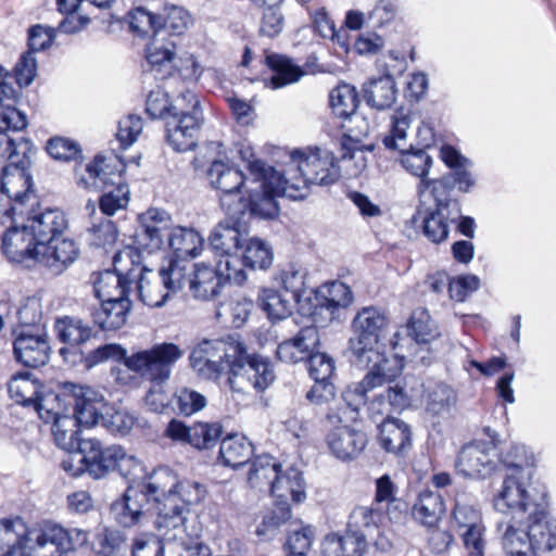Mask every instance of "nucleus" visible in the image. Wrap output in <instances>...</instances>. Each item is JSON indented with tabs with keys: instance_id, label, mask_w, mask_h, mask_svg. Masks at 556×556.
<instances>
[{
	"instance_id": "bb28decb",
	"label": "nucleus",
	"mask_w": 556,
	"mask_h": 556,
	"mask_svg": "<svg viewBox=\"0 0 556 556\" xmlns=\"http://www.w3.org/2000/svg\"><path fill=\"white\" fill-rule=\"evenodd\" d=\"M367 441L365 432L349 426L333 428L326 438L329 450L341 460L356 458L365 450Z\"/></svg>"
},
{
	"instance_id": "4468645a",
	"label": "nucleus",
	"mask_w": 556,
	"mask_h": 556,
	"mask_svg": "<svg viewBox=\"0 0 556 556\" xmlns=\"http://www.w3.org/2000/svg\"><path fill=\"white\" fill-rule=\"evenodd\" d=\"M388 326L384 313L375 307L366 306L357 312L352 320L354 337L349 340L351 356H356L359 363L378 356L376 344Z\"/></svg>"
},
{
	"instance_id": "9b49d317",
	"label": "nucleus",
	"mask_w": 556,
	"mask_h": 556,
	"mask_svg": "<svg viewBox=\"0 0 556 556\" xmlns=\"http://www.w3.org/2000/svg\"><path fill=\"white\" fill-rule=\"evenodd\" d=\"M114 270L100 273L93 289L99 301L129 300L130 285L140 273V253L127 247L113 257Z\"/></svg>"
},
{
	"instance_id": "a19ab883",
	"label": "nucleus",
	"mask_w": 556,
	"mask_h": 556,
	"mask_svg": "<svg viewBox=\"0 0 556 556\" xmlns=\"http://www.w3.org/2000/svg\"><path fill=\"white\" fill-rule=\"evenodd\" d=\"M165 244L174 252V257L190 260L195 257L203 245V238L200 233L187 227H174L168 237L166 238Z\"/></svg>"
},
{
	"instance_id": "f3484780",
	"label": "nucleus",
	"mask_w": 556,
	"mask_h": 556,
	"mask_svg": "<svg viewBox=\"0 0 556 556\" xmlns=\"http://www.w3.org/2000/svg\"><path fill=\"white\" fill-rule=\"evenodd\" d=\"M141 228L134 236V250L153 253L165 247V239L174 228L170 215L156 207H151L140 215Z\"/></svg>"
},
{
	"instance_id": "052dcab7",
	"label": "nucleus",
	"mask_w": 556,
	"mask_h": 556,
	"mask_svg": "<svg viewBox=\"0 0 556 556\" xmlns=\"http://www.w3.org/2000/svg\"><path fill=\"white\" fill-rule=\"evenodd\" d=\"M239 254L242 258L243 266L251 269H266L273 262L270 248L266 242L257 238L244 240Z\"/></svg>"
},
{
	"instance_id": "423d86ee",
	"label": "nucleus",
	"mask_w": 556,
	"mask_h": 556,
	"mask_svg": "<svg viewBox=\"0 0 556 556\" xmlns=\"http://www.w3.org/2000/svg\"><path fill=\"white\" fill-rule=\"evenodd\" d=\"M241 340L231 334L202 340L190 352V367L204 380L217 381L225 372L230 376Z\"/></svg>"
},
{
	"instance_id": "49530a36",
	"label": "nucleus",
	"mask_w": 556,
	"mask_h": 556,
	"mask_svg": "<svg viewBox=\"0 0 556 556\" xmlns=\"http://www.w3.org/2000/svg\"><path fill=\"white\" fill-rule=\"evenodd\" d=\"M176 41L161 36H153L151 42L147 47V61L152 70L157 73H164L163 77L170 75L173 63L175 60Z\"/></svg>"
},
{
	"instance_id": "ddd939ff",
	"label": "nucleus",
	"mask_w": 556,
	"mask_h": 556,
	"mask_svg": "<svg viewBox=\"0 0 556 556\" xmlns=\"http://www.w3.org/2000/svg\"><path fill=\"white\" fill-rule=\"evenodd\" d=\"M410 116L404 111H396L392 116L390 132L382 138L384 148L389 151L399 152L402 155L403 167L420 178L418 193L421 195L431 187H424L422 181L429 180L426 176L432 165V159L424 150L408 151L407 129L410 127Z\"/></svg>"
},
{
	"instance_id": "aec40b11",
	"label": "nucleus",
	"mask_w": 556,
	"mask_h": 556,
	"mask_svg": "<svg viewBox=\"0 0 556 556\" xmlns=\"http://www.w3.org/2000/svg\"><path fill=\"white\" fill-rule=\"evenodd\" d=\"M223 434V427L219 422L198 421L192 426L172 419L165 429V435L173 441L187 443L198 450L213 447Z\"/></svg>"
},
{
	"instance_id": "4c0bfd02",
	"label": "nucleus",
	"mask_w": 556,
	"mask_h": 556,
	"mask_svg": "<svg viewBox=\"0 0 556 556\" xmlns=\"http://www.w3.org/2000/svg\"><path fill=\"white\" fill-rule=\"evenodd\" d=\"M70 405L73 406V419L77 426H93L98 422L99 414L96 393L90 388L73 386V393L68 397Z\"/></svg>"
},
{
	"instance_id": "de8ad7c7",
	"label": "nucleus",
	"mask_w": 556,
	"mask_h": 556,
	"mask_svg": "<svg viewBox=\"0 0 556 556\" xmlns=\"http://www.w3.org/2000/svg\"><path fill=\"white\" fill-rule=\"evenodd\" d=\"M160 22L156 35L162 38L178 37L182 35L192 24L190 13L182 7L166 4L163 12L159 14Z\"/></svg>"
},
{
	"instance_id": "774afa93",
	"label": "nucleus",
	"mask_w": 556,
	"mask_h": 556,
	"mask_svg": "<svg viewBox=\"0 0 556 556\" xmlns=\"http://www.w3.org/2000/svg\"><path fill=\"white\" fill-rule=\"evenodd\" d=\"M498 464H503L506 468L514 469L513 475L522 476L526 473L528 478L532 476L534 467V457L529 454L525 445L514 444L509 450L498 458Z\"/></svg>"
},
{
	"instance_id": "e433bc0d",
	"label": "nucleus",
	"mask_w": 556,
	"mask_h": 556,
	"mask_svg": "<svg viewBox=\"0 0 556 556\" xmlns=\"http://www.w3.org/2000/svg\"><path fill=\"white\" fill-rule=\"evenodd\" d=\"M22 129L13 127H0V162H8L7 165L29 164V153L33 150L31 142L18 135Z\"/></svg>"
},
{
	"instance_id": "39448f33",
	"label": "nucleus",
	"mask_w": 556,
	"mask_h": 556,
	"mask_svg": "<svg viewBox=\"0 0 556 556\" xmlns=\"http://www.w3.org/2000/svg\"><path fill=\"white\" fill-rule=\"evenodd\" d=\"M522 478L507 476L493 498L494 508L516 523H523L527 516L543 514L544 507L548 506L545 488L527 485Z\"/></svg>"
},
{
	"instance_id": "f257e3e1",
	"label": "nucleus",
	"mask_w": 556,
	"mask_h": 556,
	"mask_svg": "<svg viewBox=\"0 0 556 556\" xmlns=\"http://www.w3.org/2000/svg\"><path fill=\"white\" fill-rule=\"evenodd\" d=\"M89 533L45 523L28 530L20 517L0 520V556H62L83 546Z\"/></svg>"
},
{
	"instance_id": "c9c22d12",
	"label": "nucleus",
	"mask_w": 556,
	"mask_h": 556,
	"mask_svg": "<svg viewBox=\"0 0 556 556\" xmlns=\"http://www.w3.org/2000/svg\"><path fill=\"white\" fill-rule=\"evenodd\" d=\"M410 428L401 419L387 417L379 426V442L388 453L396 455L403 453L410 446Z\"/></svg>"
},
{
	"instance_id": "6e6552de",
	"label": "nucleus",
	"mask_w": 556,
	"mask_h": 556,
	"mask_svg": "<svg viewBox=\"0 0 556 556\" xmlns=\"http://www.w3.org/2000/svg\"><path fill=\"white\" fill-rule=\"evenodd\" d=\"M275 380L276 372L270 359L256 352H251L241 340L231 375L227 379L230 390L237 393H247L249 390L262 393Z\"/></svg>"
},
{
	"instance_id": "5701e85b",
	"label": "nucleus",
	"mask_w": 556,
	"mask_h": 556,
	"mask_svg": "<svg viewBox=\"0 0 556 556\" xmlns=\"http://www.w3.org/2000/svg\"><path fill=\"white\" fill-rule=\"evenodd\" d=\"M2 251L9 261L30 266L37 264L39 245L26 224L10 226L2 236Z\"/></svg>"
},
{
	"instance_id": "f704fd0d",
	"label": "nucleus",
	"mask_w": 556,
	"mask_h": 556,
	"mask_svg": "<svg viewBox=\"0 0 556 556\" xmlns=\"http://www.w3.org/2000/svg\"><path fill=\"white\" fill-rule=\"evenodd\" d=\"M130 311V300L100 301L99 307L91 308L90 316L101 330L111 331L121 329L126 324Z\"/></svg>"
},
{
	"instance_id": "2f4dec72",
	"label": "nucleus",
	"mask_w": 556,
	"mask_h": 556,
	"mask_svg": "<svg viewBox=\"0 0 556 556\" xmlns=\"http://www.w3.org/2000/svg\"><path fill=\"white\" fill-rule=\"evenodd\" d=\"M523 523L528 528L531 552H549L556 546V521L547 519V507L543 514L527 516Z\"/></svg>"
},
{
	"instance_id": "393cba45",
	"label": "nucleus",
	"mask_w": 556,
	"mask_h": 556,
	"mask_svg": "<svg viewBox=\"0 0 556 556\" xmlns=\"http://www.w3.org/2000/svg\"><path fill=\"white\" fill-rule=\"evenodd\" d=\"M319 345L318 328L306 326L301 328L294 337L280 342L276 350V356L281 362L295 364L306 361Z\"/></svg>"
},
{
	"instance_id": "9d476101",
	"label": "nucleus",
	"mask_w": 556,
	"mask_h": 556,
	"mask_svg": "<svg viewBox=\"0 0 556 556\" xmlns=\"http://www.w3.org/2000/svg\"><path fill=\"white\" fill-rule=\"evenodd\" d=\"M104 163V157L96 156L91 163L87 164L84 173L76 172V175L77 184L84 188H110L99 200L101 212L110 216L127 206L129 189L124 184L121 173L109 172V165Z\"/></svg>"
},
{
	"instance_id": "4be33fe9",
	"label": "nucleus",
	"mask_w": 556,
	"mask_h": 556,
	"mask_svg": "<svg viewBox=\"0 0 556 556\" xmlns=\"http://www.w3.org/2000/svg\"><path fill=\"white\" fill-rule=\"evenodd\" d=\"M435 207L427 213L422 220V232L433 243H441L448 237L450 224H455L462 217L459 201H446L439 195H432Z\"/></svg>"
},
{
	"instance_id": "72a5a7b5",
	"label": "nucleus",
	"mask_w": 556,
	"mask_h": 556,
	"mask_svg": "<svg viewBox=\"0 0 556 556\" xmlns=\"http://www.w3.org/2000/svg\"><path fill=\"white\" fill-rule=\"evenodd\" d=\"M377 355V357L370 356L369 361L363 363H359L356 356H351V362L358 367H369L372 364L365 376V382L375 388L391 382L401 375L403 369V365L400 359L395 357L388 358L378 350Z\"/></svg>"
},
{
	"instance_id": "58836bf2",
	"label": "nucleus",
	"mask_w": 556,
	"mask_h": 556,
	"mask_svg": "<svg viewBox=\"0 0 556 556\" xmlns=\"http://www.w3.org/2000/svg\"><path fill=\"white\" fill-rule=\"evenodd\" d=\"M366 103L376 110L390 109L396 100L397 89L391 75L372 78L363 86Z\"/></svg>"
},
{
	"instance_id": "69168bd1",
	"label": "nucleus",
	"mask_w": 556,
	"mask_h": 556,
	"mask_svg": "<svg viewBox=\"0 0 556 556\" xmlns=\"http://www.w3.org/2000/svg\"><path fill=\"white\" fill-rule=\"evenodd\" d=\"M251 305V302L247 300L230 299L218 304L215 317L220 324L241 328L249 318Z\"/></svg>"
},
{
	"instance_id": "338daca9",
	"label": "nucleus",
	"mask_w": 556,
	"mask_h": 556,
	"mask_svg": "<svg viewBox=\"0 0 556 556\" xmlns=\"http://www.w3.org/2000/svg\"><path fill=\"white\" fill-rule=\"evenodd\" d=\"M484 525L481 511L470 502L457 498L452 513L451 527L457 533Z\"/></svg>"
},
{
	"instance_id": "c85d7f7f",
	"label": "nucleus",
	"mask_w": 556,
	"mask_h": 556,
	"mask_svg": "<svg viewBox=\"0 0 556 556\" xmlns=\"http://www.w3.org/2000/svg\"><path fill=\"white\" fill-rule=\"evenodd\" d=\"M220 222L210 235V247L216 255L239 252L242 249L243 233L241 214Z\"/></svg>"
},
{
	"instance_id": "09e8293b",
	"label": "nucleus",
	"mask_w": 556,
	"mask_h": 556,
	"mask_svg": "<svg viewBox=\"0 0 556 556\" xmlns=\"http://www.w3.org/2000/svg\"><path fill=\"white\" fill-rule=\"evenodd\" d=\"M16 98L17 90L7 79L0 81V127L26 128L25 114L15 108Z\"/></svg>"
},
{
	"instance_id": "5fc2aeb1",
	"label": "nucleus",
	"mask_w": 556,
	"mask_h": 556,
	"mask_svg": "<svg viewBox=\"0 0 556 556\" xmlns=\"http://www.w3.org/2000/svg\"><path fill=\"white\" fill-rule=\"evenodd\" d=\"M258 306L271 320H282L292 314L294 304L292 298L274 289H263L257 298Z\"/></svg>"
},
{
	"instance_id": "cd10ccee",
	"label": "nucleus",
	"mask_w": 556,
	"mask_h": 556,
	"mask_svg": "<svg viewBox=\"0 0 556 556\" xmlns=\"http://www.w3.org/2000/svg\"><path fill=\"white\" fill-rule=\"evenodd\" d=\"M79 249L72 239L56 238L40 249L37 264L46 267L53 276L64 273L78 257Z\"/></svg>"
},
{
	"instance_id": "603ef678",
	"label": "nucleus",
	"mask_w": 556,
	"mask_h": 556,
	"mask_svg": "<svg viewBox=\"0 0 556 556\" xmlns=\"http://www.w3.org/2000/svg\"><path fill=\"white\" fill-rule=\"evenodd\" d=\"M266 65L273 72L270 85L274 89L296 83L304 75L300 66L295 65L291 59L281 54H267Z\"/></svg>"
},
{
	"instance_id": "473e14b6",
	"label": "nucleus",
	"mask_w": 556,
	"mask_h": 556,
	"mask_svg": "<svg viewBox=\"0 0 556 556\" xmlns=\"http://www.w3.org/2000/svg\"><path fill=\"white\" fill-rule=\"evenodd\" d=\"M224 286V277L218 274V269L200 263L195 265L189 280V292L197 300L211 301L220 294Z\"/></svg>"
},
{
	"instance_id": "a878e982",
	"label": "nucleus",
	"mask_w": 556,
	"mask_h": 556,
	"mask_svg": "<svg viewBox=\"0 0 556 556\" xmlns=\"http://www.w3.org/2000/svg\"><path fill=\"white\" fill-rule=\"evenodd\" d=\"M25 224L40 249L49 242H55L56 238L67 228L65 214L58 208H47L28 216Z\"/></svg>"
},
{
	"instance_id": "37998d69",
	"label": "nucleus",
	"mask_w": 556,
	"mask_h": 556,
	"mask_svg": "<svg viewBox=\"0 0 556 556\" xmlns=\"http://www.w3.org/2000/svg\"><path fill=\"white\" fill-rule=\"evenodd\" d=\"M253 452V444L244 435L230 434L220 442L219 459L225 466L238 468L251 459Z\"/></svg>"
},
{
	"instance_id": "f8f14e48",
	"label": "nucleus",
	"mask_w": 556,
	"mask_h": 556,
	"mask_svg": "<svg viewBox=\"0 0 556 556\" xmlns=\"http://www.w3.org/2000/svg\"><path fill=\"white\" fill-rule=\"evenodd\" d=\"M177 477L168 467H160L155 469L147 480L138 483L139 489L147 495L155 507L156 518L154 526L156 530L161 527H174L175 531L181 534V518L179 514L167 517L168 510L179 509L177 506V497L175 496V488L177 485Z\"/></svg>"
},
{
	"instance_id": "a211bd4d",
	"label": "nucleus",
	"mask_w": 556,
	"mask_h": 556,
	"mask_svg": "<svg viewBox=\"0 0 556 556\" xmlns=\"http://www.w3.org/2000/svg\"><path fill=\"white\" fill-rule=\"evenodd\" d=\"M155 514L151 500L138 485H128L125 493L111 504L112 518L124 528H131Z\"/></svg>"
},
{
	"instance_id": "c03bdc74",
	"label": "nucleus",
	"mask_w": 556,
	"mask_h": 556,
	"mask_svg": "<svg viewBox=\"0 0 556 556\" xmlns=\"http://www.w3.org/2000/svg\"><path fill=\"white\" fill-rule=\"evenodd\" d=\"M367 548L364 533L349 531L344 535L330 534L324 542V552L334 556H362Z\"/></svg>"
},
{
	"instance_id": "3c124183",
	"label": "nucleus",
	"mask_w": 556,
	"mask_h": 556,
	"mask_svg": "<svg viewBox=\"0 0 556 556\" xmlns=\"http://www.w3.org/2000/svg\"><path fill=\"white\" fill-rule=\"evenodd\" d=\"M418 391L414 388L407 389L406 386L396 383L394 387H389L384 393L379 394L374 401L368 404V410L371 414H383V408L387 404L394 410H403L407 408L410 403L418 396Z\"/></svg>"
},
{
	"instance_id": "a18cd8bd",
	"label": "nucleus",
	"mask_w": 556,
	"mask_h": 556,
	"mask_svg": "<svg viewBox=\"0 0 556 556\" xmlns=\"http://www.w3.org/2000/svg\"><path fill=\"white\" fill-rule=\"evenodd\" d=\"M445 511L441 494L434 491H422L413 506V517L426 527H434Z\"/></svg>"
},
{
	"instance_id": "7c9ffc66",
	"label": "nucleus",
	"mask_w": 556,
	"mask_h": 556,
	"mask_svg": "<svg viewBox=\"0 0 556 556\" xmlns=\"http://www.w3.org/2000/svg\"><path fill=\"white\" fill-rule=\"evenodd\" d=\"M137 291L142 303L150 307H160L169 298L170 291L160 271L154 273L140 263V273L136 271Z\"/></svg>"
},
{
	"instance_id": "13d9d810",
	"label": "nucleus",
	"mask_w": 556,
	"mask_h": 556,
	"mask_svg": "<svg viewBox=\"0 0 556 556\" xmlns=\"http://www.w3.org/2000/svg\"><path fill=\"white\" fill-rule=\"evenodd\" d=\"M281 466L269 455L257 456L251 465L248 473V482L252 488L271 489V482L276 480Z\"/></svg>"
},
{
	"instance_id": "dca6fc26",
	"label": "nucleus",
	"mask_w": 556,
	"mask_h": 556,
	"mask_svg": "<svg viewBox=\"0 0 556 556\" xmlns=\"http://www.w3.org/2000/svg\"><path fill=\"white\" fill-rule=\"evenodd\" d=\"M498 466V455L492 444L485 441H473L459 451L456 462V472L468 479H484L490 477Z\"/></svg>"
},
{
	"instance_id": "0eeeda50",
	"label": "nucleus",
	"mask_w": 556,
	"mask_h": 556,
	"mask_svg": "<svg viewBox=\"0 0 556 556\" xmlns=\"http://www.w3.org/2000/svg\"><path fill=\"white\" fill-rule=\"evenodd\" d=\"M78 456V463L85 464L86 472L93 479L104 478L113 470H117L121 476L128 479L141 468L140 462L135 456L128 455L123 446L116 444L104 446L96 438L84 439Z\"/></svg>"
},
{
	"instance_id": "7ed1b4c3",
	"label": "nucleus",
	"mask_w": 556,
	"mask_h": 556,
	"mask_svg": "<svg viewBox=\"0 0 556 556\" xmlns=\"http://www.w3.org/2000/svg\"><path fill=\"white\" fill-rule=\"evenodd\" d=\"M291 162L281 174L278 191L292 200L307 197L309 187L329 186L337 182L341 176L338 160L332 152L319 148L308 149L307 152L294 150Z\"/></svg>"
},
{
	"instance_id": "b1692460",
	"label": "nucleus",
	"mask_w": 556,
	"mask_h": 556,
	"mask_svg": "<svg viewBox=\"0 0 556 556\" xmlns=\"http://www.w3.org/2000/svg\"><path fill=\"white\" fill-rule=\"evenodd\" d=\"M13 351L15 358L26 367L37 368L49 361L50 346L43 329L36 332L14 330Z\"/></svg>"
},
{
	"instance_id": "79ce46f5",
	"label": "nucleus",
	"mask_w": 556,
	"mask_h": 556,
	"mask_svg": "<svg viewBox=\"0 0 556 556\" xmlns=\"http://www.w3.org/2000/svg\"><path fill=\"white\" fill-rule=\"evenodd\" d=\"M270 492L278 501L288 502L291 498L301 503L305 498L302 472L294 467H289L286 471L280 469L276 480L271 482Z\"/></svg>"
},
{
	"instance_id": "bf43d9fd",
	"label": "nucleus",
	"mask_w": 556,
	"mask_h": 556,
	"mask_svg": "<svg viewBox=\"0 0 556 556\" xmlns=\"http://www.w3.org/2000/svg\"><path fill=\"white\" fill-rule=\"evenodd\" d=\"M317 300V307L328 311L332 318L338 309L345 308L353 302V292L348 285L332 281L325 286Z\"/></svg>"
},
{
	"instance_id": "1a4fd4ad",
	"label": "nucleus",
	"mask_w": 556,
	"mask_h": 556,
	"mask_svg": "<svg viewBox=\"0 0 556 556\" xmlns=\"http://www.w3.org/2000/svg\"><path fill=\"white\" fill-rule=\"evenodd\" d=\"M29 164L5 165L0 179V223L14 220L16 215L24 216L28 207L36 203L31 189V176L27 172Z\"/></svg>"
},
{
	"instance_id": "f03ea898",
	"label": "nucleus",
	"mask_w": 556,
	"mask_h": 556,
	"mask_svg": "<svg viewBox=\"0 0 556 556\" xmlns=\"http://www.w3.org/2000/svg\"><path fill=\"white\" fill-rule=\"evenodd\" d=\"M146 111L152 118L165 121L166 139L175 151L185 152L197 146L204 118L193 91L186 90L169 103L165 92L152 90L147 98Z\"/></svg>"
},
{
	"instance_id": "680f3d73",
	"label": "nucleus",
	"mask_w": 556,
	"mask_h": 556,
	"mask_svg": "<svg viewBox=\"0 0 556 556\" xmlns=\"http://www.w3.org/2000/svg\"><path fill=\"white\" fill-rule=\"evenodd\" d=\"M407 334L419 345L428 344L439 336L438 329L427 309L416 308L413 311L407 323Z\"/></svg>"
},
{
	"instance_id": "6ab92c4d",
	"label": "nucleus",
	"mask_w": 556,
	"mask_h": 556,
	"mask_svg": "<svg viewBox=\"0 0 556 556\" xmlns=\"http://www.w3.org/2000/svg\"><path fill=\"white\" fill-rule=\"evenodd\" d=\"M282 173L273 172L269 176L265 175L261 180H255L257 186L250 189L249 199L243 202L247 204V210L241 214V218L249 213L250 216L260 218H274L278 214V204L276 197H287L285 193L279 192V185Z\"/></svg>"
},
{
	"instance_id": "e2e57ef3",
	"label": "nucleus",
	"mask_w": 556,
	"mask_h": 556,
	"mask_svg": "<svg viewBox=\"0 0 556 556\" xmlns=\"http://www.w3.org/2000/svg\"><path fill=\"white\" fill-rule=\"evenodd\" d=\"M70 396L71 394L60 395L53 391L39 394L34 409L45 422H54L58 418L68 416L66 410Z\"/></svg>"
},
{
	"instance_id": "2eb2a0df",
	"label": "nucleus",
	"mask_w": 556,
	"mask_h": 556,
	"mask_svg": "<svg viewBox=\"0 0 556 556\" xmlns=\"http://www.w3.org/2000/svg\"><path fill=\"white\" fill-rule=\"evenodd\" d=\"M204 174L210 186L222 192L219 202L227 215L233 217L245 212L247 204L242 197H238L244 186V176L239 168L214 160Z\"/></svg>"
},
{
	"instance_id": "8fccbe9b",
	"label": "nucleus",
	"mask_w": 556,
	"mask_h": 556,
	"mask_svg": "<svg viewBox=\"0 0 556 556\" xmlns=\"http://www.w3.org/2000/svg\"><path fill=\"white\" fill-rule=\"evenodd\" d=\"M497 530L502 533V544L508 556L531 551L527 525L503 518L497 522Z\"/></svg>"
},
{
	"instance_id": "412c9836",
	"label": "nucleus",
	"mask_w": 556,
	"mask_h": 556,
	"mask_svg": "<svg viewBox=\"0 0 556 556\" xmlns=\"http://www.w3.org/2000/svg\"><path fill=\"white\" fill-rule=\"evenodd\" d=\"M205 486L197 481L184 480L177 481L175 488V496L177 497V510H168L167 517L175 516L176 514L181 518V534L175 531L174 527H161L159 531L166 541H179L185 544L188 541V532L186 528L187 514H189L188 506L200 503L205 496Z\"/></svg>"
},
{
	"instance_id": "20e7f679",
	"label": "nucleus",
	"mask_w": 556,
	"mask_h": 556,
	"mask_svg": "<svg viewBox=\"0 0 556 556\" xmlns=\"http://www.w3.org/2000/svg\"><path fill=\"white\" fill-rule=\"evenodd\" d=\"M184 356V351L173 342L154 344L152 348L132 353L125 366L150 381L153 386L146 395V405L153 412L164 413L170 403V396L163 384L170 378L174 365Z\"/></svg>"
},
{
	"instance_id": "864d4df0",
	"label": "nucleus",
	"mask_w": 556,
	"mask_h": 556,
	"mask_svg": "<svg viewBox=\"0 0 556 556\" xmlns=\"http://www.w3.org/2000/svg\"><path fill=\"white\" fill-rule=\"evenodd\" d=\"M56 337L68 345H79L94 336L93 329L83 319L73 316L58 318L54 324Z\"/></svg>"
},
{
	"instance_id": "0e129e2a",
	"label": "nucleus",
	"mask_w": 556,
	"mask_h": 556,
	"mask_svg": "<svg viewBox=\"0 0 556 556\" xmlns=\"http://www.w3.org/2000/svg\"><path fill=\"white\" fill-rule=\"evenodd\" d=\"M10 397L24 407L34 408L39 396V384L30 379L29 374L12 377L8 384Z\"/></svg>"
},
{
	"instance_id": "c756f323",
	"label": "nucleus",
	"mask_w": 556,
	"mask_h": 556,
	"mask_svg": "<svg viewBox=\"0 0 556 556\" xmlns=\"http://www.w3.org/2000/svg\"><path fill=\"white\" fill-rule=\"evenodd\" d=\"M330 105L333 113L349 123L362 124V129L356 131L357 136L366 134L369 129V124L359 114L356 113L358 105V98L355 87L342 83L331 90L329 94Z\"/></svg>"
},
{
	"instance_id": "6e6d98bb",
	"label": "nucleus",
	"mask_w": 556,
	"mask_h": 556,
	"mask_svg": "<svg viewBox=\"0 0 556 556\" xmlns=\"http://www.w3.org/2000/svg\"><path fill=\"white\" fill-rule=\"evenodd\" d=\"M79 426L71 416L58 418L52 425V434L59 447L78 456L85 438L79 435Z\"/></svg>"
},
{
	"instance_id": "ea45409f",
	"label": "nucleus",
	"mask_w": 556,
	"mask_h": 556,
	"mask_svg": "<svg viewBox=\"0 0 556 556\" xmlns=\"http://www.w3.org/2000/svg\"><path fill=\"white\" fill-rule=\"evenodd\" d=\"M468 167H460L452 173L433 180H424V187H431V195H439L446 201H458L451 197V192L457 186L462 192H469L470 188L475 186V179Z\"/></svg>"
},
{
	"instance_id": "4d7b16f0",
	"label": "nucleus",
	"mask_w": 556,
	"mask_h": 556,
	"mask_svg": "<svg viewBox=\"0 0 556 556\" xmlns=\"http://www.w3.org/2000/svg\"><path fill=\"white\" fill-rule=\"evenodd\" d=\"M195 265L190 260L173 257L168 266L160 270L170 293L178 292L185 286L189 287V280L192 278Z\"/></svg>"
}]
</instances>
